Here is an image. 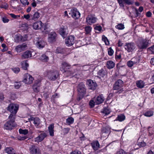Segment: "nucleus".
I'll return each instance as SVG.
<instances>
[{
	"instance_id": "1",
	"label": "nucleus",
	"mask_w": 154,
	"mask_h": 154,
	"mask_svg": "<svg viewBox=\"0 0 154 154\" xmlns=\"http://www.w3.org/2000/svg\"><path fill=\"white\" fill-rule=\"evenodd\" d=\"M9 121L7 122L4 125V128L6 130H11L15 126L14 124L15 118L14 115L10 114L9 116Z\"/></svg>"
},
{
	"instance_id": "2",
	"label": "nucleus",
	"mask_w": 154,
	"mask_h": 154,
	"mask_svg": "<svg viewBox=\"0 0 154 154\" xmlns=\"http://www.w3.org/2000/svg\"><path fill=\"white\" fill-rule=\"evenodd\" d=\"M124 85L123 81L121 79H119L115 83L113 88L114 90H116L115 93L120 94L123 91L122 87Z\"/></svg>"
},
{
	"instance_id": "3",
	"label": "nucleus",
	"mask_w": 154,
	"mask_h": 154,
	"mask_svg": "<svg viewBox=\"0 0 154 154\" xmlns=\"http://www.w3.org/2000/svg\"><path fill=\"white\" fill-rule=\"evenodd\" d=\"M44 75L50 80L54 81L58 77V74L57 71L52 70H47L45 72Z\"/></svg>"
},
{
	"instance_id": "4",
	"label": "nucleus",
	"mask_w": 154,
	"mask_h": 154,
	"mask_svg": "<svg viewBox=\"0 0 154 154\" xmlns=\"http://www.w3.org/2000/svg\"><path fill=\"white\" fill-rule=\"evenodd\" d=\"M149 41L146 39L141 40L137 43L138 48L141 50L146 49L149 45Z\"/></svg>"
},
{
	"instance_id": "5",
	"label": "nucleus",
	"mask_w": 154,
	"mask_h": 154,
	"mask_svg": "<svg viewBox=\"0 0 154 154\" xmlns=\"http://www.w3.org/2000/svg\"><path fill=\"white\" fill-rule=\"evenodd\" d=\"M19 106L14 103L10 104L7 107V110L11 112V114L14 115V118H15V114L17 113L18 109Z\"/></svg>"
},
{
	"instance_id": "6",
	"label": "nucleus",
	"mask_w": 154,
	"mask_h": 154,
	"mask_svg": "<svg viewBox=\"0 0 154 154\" xmlns=\"http://www.w3.org/2000/svg\"><path fill=\"white\" fill-rule=\"evenodd\" d=\"M124 47L125 49L128 53L132 52L136 48L135 45L133 42L125 43Z\"/></svg>"
},
{
	"instance_id": "7",
	"label": "nucleus",
	"mask_w": 154,
	"mask_h": 154,
	"mask_svg": "<svg viewBox=\"0 0 154 154\" xmlns=\"http://www.w3.org/2000/svg\"><path fill=\"white\" fill-rule=\"evenodd\" d=\"M39 133H41L38 136L34 139V141L35 142L38 143L39 142L42 141L47 136V135L45 132H44L41 131H38Z\"/></svg>"
},
{
	"instance_id": "8",
	"label": "nucleus",
	"mask_w": 154,
	"mask_h": 154,
	"mask_svg": "<svg viewBox=\"0 0 154 154\" xmlns=\"http://www.w3.org/2000/svg\"><path fill=\"white\" fill-rule=\"evenodd\" d=\"M69 14H70L72 17L76 19L80 17V14L76 8H72L70 10Z\"/></svg>"
},
{
	"instance_id": "9",
	"label": "nucleus",
	"mask_w": 154,
	"mask_h": 154,
	"mask_svg": "<svg viewBox=\"0 0 154 154\" xmlns=\"http://www.w3.org/2000/svg\"><path fill=\"white\" fill-rule=\"evenodd\" d=\"M35 45L39 49L43 48L45 44L43 40L41 38H36L35 39Z\"/></svg>"
},
{
	"instance_id": "10",
	"label": "nucleus",
	"mask_w": 154,
	"mask_h": 154,
	"mask_svg": "<svg viewBox=\"0 0 154 154\" xmlns=\"http://www.w3.org/2000/svg\"><path fill=\"white\" fill-rule=\"evenodd\" d=\"M97 20V18L95 17V15L92 14L88 15L86 18V22L89 25L95 23Z\"/></svg>"
},
{
	"instance_id": "11",
	"label": "nucleus",
	"mask_w": 154,
	"mask_h": 154,
	"mask_svg": "<svg viewBox=\"0 0 154 154\" xmlns=\"http://www.w3.org/2000/svg\"><path fill=\"white\" fill-rule=\"evenodd\" d=\"M27 49V44L26 43H23L16 46L15 48V50L17 53H20Z\"/></svg>"
},
{
	"instance_id": "12",
	"label": "nucleus",
	"mask_w": 154,
	"mask_h": 154,
	"mask_svg": "<svg viewBox=\"0 0 154 154\" xmlns=\"http://www.w3.org/2000/svg\"><path fill=\"white\" fill-rule=\"evenodd\" d=\"M59 33L64 38L66 37L68 34L67 27L66 26H62L59 30Z\"/></svg>"
},
{
	"instance_id": "13",
	"label": "nucleus",
	"mask_w": 154,
	"mask_h": 154,
	"mask_svg": "<svg viewBox=\"0 0 154 154\" xmlns=\"http://www.w3.org/2000/svg\"><path fill=\"white\" fill-rule=\"evenodd\" d=\"M75 42V37L72 35L69 36L65 39V43L68 46L73 45Z\"/></svg>"
},
{
	"instance_id": "14",
	"label": "nucleus",
	"mask_w": 154,
	"mask_h": 154,
	"mask_svg": "<svg viewBox=\"0 0 154 154\" xmlns=\"http://www.w3.org/2000/svg\"><path fill=\"white\" fill-rule=\"evenodd\" d=\"M29 150L31 154H41L39 149L37 146L32 145L29 148Z\"/></svg>"
},
{
	"instance_id": "15",
	"label": "nucleus",
	"mask_w": 154,
	"mask_h": 154,
	"mask_svg": "<svg viewBox=\"0 0 154 154\" xmlns=\"http://www.w3.org/2000/svg\"><path fill=\"white\" fill-rule=\"evenodd\" d=\"M119 5L121 7H124V3L127 5H130L133 4L132 0H117Z\"/></svg>"
},
{
	"instance_id": "16",
	"label": "nucleus",
	"mask_w": 154,
	"mask_h": 154,
	"mask_svg": "<svg viewBox=\"0 0 154 154\" xmlns=\"http://www.w3.org/2000/svg\"><path fill=\"white\" fill-rule=\"evenodd\" d=\"M77 90L79 92L84 94L86 92L85 84L82 82L80 83L78 85Z\"/></svg>"
},
{
	"instance_id": "17",
	"label": "nucleus",
	"mask_w": 154,
	"mask_h": 154,
	"mask_svg": "<svg viewBox=\"0 0 154 154\" xmlns=\"http://www.w3.org/2000/svg\"><path fill=\"white\" fill-rule=\"evenodd\" d=\"M88 86L89 88L92 90H94L96 88L97 84L91 79L87 80L86 83Z\"/></svg>"
},
{
	"instance_id": "18",
	"label": "nucleus",
	"mask_w": 154,
	"mask_h": 154,
	"mask_svg": "<svg viewBox=\"0 0 154 154\" xmlns=\"http://www.w3.org/2000/svg\"><path fill=\"white\" fill-rule=\"evenodd\" d=\"M41 81L39 80H37L34 84L32 88L33 91L36 92H38L39 91L38 88L40 86Z\"/></svg>"
},
{
	"instance_id": "19",
	"label": "nucleus",
	"mask_w": 154,
	"mask_h": 154,
	"mask_svg": "<svg viewBox=\"0 0 154 154\" xmlns=\"http://www.w3.org/2000/svg\"><path fill=\"white\" fill-rule=\"evenodd\" d=\"M57 36V34L55 32H52L48 35V41L51 42L55 41V39Z\"/></svg>"
},
{
	"instance_id": "20",
	"label": "nucleus",
	"mask_w": 154,
	"mask_h": 154,
	"mask_svg": "<svg viewBox=\"0 0 154 154\" xmlns=\"http://www.w3.org/2000/svg\"><path fill=\"white\" fill-rule=\"evenodd\" d=\"M110 133V130L108 127H104L102 128V135L105 137H108Z\"/></svg>"
},
{
	"instance_id": "21",
	"label": "nucleus",
	"mask_w": 154,
	"mask_h": 154,
	"mask_svg": "<svg viewBox=\"0 0 154 154\" xmlns=\"http://www.w3.org/2000/svg\"><path fill=\"white\" fill-rule=\"evenodd\" d=\"M105 98L102 94L100 95L97 96L95 100L96 105L100 104L103 102Z\"/></svg>"
},
{
	"instance_id": "22",
	"label": "nucleus",
	"mask_w": 154,
	"mask_h": 154,
	"mask_svg": "<svg viewBox=\"0 0 154 154\" xmlns=\"http://www.w3.org/2000/svg\"><path fill=\"white\" fill-rule=\"evenodd\" d=\"M91 145L93 149L95 151L100 148V144L97 140L93 141L91 143Z\"/></svg>"
},
{
	"instance_id": "23",
	"label": "nucleus",
	"mask_w": 154,
	"mask_h": 154,
	"mask_svg": "<svg viewBox=\"0 0 154 154\" xmlns=\"http://www.w3.org/2000/svg\"><path fill=\"white\" fill-rule=\"evenodd\" d=\"M42 23L40 21L36 22L33 25V28L35 29H41L42 27Z\"/></svg>"
},
{
	"instance_id": "24",
	"label": "nucleus",
	"mask_w": 154,
	"mask_h": 154,
	"mask_svg": "<svg viewBox=\"0 0 154 154\" xmlns=\"http://www.w3.org/2000/svg\"><path fill=\"white\" fill-rule=\"evenodd\" d=\"M32 56V53L31 51H27L24 52L21 56L22 59H24L31 57Z\"/></svg>"
},
{
	"instance_id": "25",
	"label": "nucleus",
	"mask_w": 154,
	"mask_h": 154,
	"mask_svg": "<svg viewBox=\"0 0 154 154\" xmlns=\"http://www.w3.org/2000/svg\"><path fill=\"white\" fill-rule=\"evenodd\" d=\"M70 65L69 64L66 62H63L62 63V67L60 68V70L61 71H63L64 72H66L67 68L69 69L68 67H69Z\"/></svg>"
},
{
	"instance_id": "26",
	"label": "nucleus",
	"mask_w": 154,
	"mask_h": 154,
	"mask_svg": "<svg viewBox=\"0 0 154 154\" xmlns=\"http://www.w3.org/2000/svg\"><path fill=\"white\" fill-rule=\"evenodd\" d=\"M54 124L50 125L48 127V130L50 136H54Z\"/></svg>"
},
{
	"instance_id": "27",
	"label": "nucleus",
	"mask_w": 154,
	"mask_h": 154,
	"mask_svg": "<svg viewBox=\"0 0 154 154\" xmlns=\"http://www.w3.org/2000/svg\"><path fill=\"white\" fill-rule=\"evenodd\" d=\"M115 66V63L112 60H109L106 62V67L108 69L113 68Z\"/></svg>"
},
{
	"instance_id": "28",
	"label": "nucleus",
	"mask_w": 154,
	"mask_h": 154,
	"mask_svg": "<svg viewBox=\"0 0 154 154\" xmlns=\"http://www.w3.org/2000/svg\"><path fill=\"white\" fill-rule=\"evenodd\" d=\"M39 59L43 62H46L48 61L49 58L45 54H43L40 57Z\"/></svg>"
},
{
	"instance_id": "29",
	"label": "nucleus",
	"mask_w": 154,
	"mask_h": 154,
	"mask_svg": "<svg viewBox=\"0 0 154 154\" xmlns=\"http://www.w3.org/2000/svg\"><path fill=\"white\" fill-rule=\"evenodd\" d=\"M106 75V72L103 69L100 70L97 72V76L100 78L101 77H103Z\"/></svg>"
},
{
	"instance_id": "30",
	"label": "nucleus",
	"mask_w": 154,
	"mask_h": 154,
	"mask_svg": "<svg viewBox=\"0 0 154 154\" xmlns=\"http://www.w3.org/2000/svg\"><path fill=\"white\" fill-rule=\"evenodd\" d=\"M5 152L8 154H15V150L12 148L8 147L5 149Z\"/></svg>"
},
{
	"instance_id": "31",
	"label": "nucleus",
	"mask_w": 154,
	"mask_h": 154,
	"mask_svg": "<svg viewBox=\"0 0 154 154\" xmlns=\"http://www.w3.org/2000/svg\"><path fill=\"white\" fill-rule=\"evenodd\" d=\"M40 15V13L38 12H35L33 15L32 19L34 20H37L38 19Z\"/></svg>"
},
{
	"instance_id": "32",
	"label": "nucleus",
	"mask_w": 154,
	"mask_h": 154,
	"mask_svg": "<svg viewBox=\"0 0 154 154\" xmlns=\"http://www.w3.org/2000/svg\"><path fill=\"white\" fill-rule=\"evenodd\" d=\"M136 85L137 87L140 88H143L144 86V83L142 80L137 81Z\"/></svg>"
},
{
	"instance_id": "33",
	"label": "nucleus",
	"mask_w": 154,
	"mask_h": 154,
	"mask_svg": "<svg viewBox=\"0 0 154 154\" xmlns=\"http://www.w3.org/2000/svg\"><path fill=\"white\" fill-rule=\"evenodd\" d=\"M144 115L146 116L150 117L153 115V112L151 110H148L146 112Z\"/></svg>"
},
{
	"instance_id": "34",
	"label": "nucleus",
	"mask_w": 154,
	"mask_h": 154,
	"mask_svg": "<svg viewBox=\"0 0 154 154\" xmlns=\"http://www.w3.org/2000/svg\"><path fill=\"white\" fill-rule=\"evenodd\" d=\"M74 122V119L72 117H69L66 119V123L69 125L72 124Z\"/></svg>"
},
{
	"instance_id": "35",
	"label": "nucleus",
	"mask_w": 154,
	"mask_h": 154,
	"mask_svg": "<svg viewBox=\"0 0 154 154\" xmlns=\"http://www.w3.org/2000/svg\"><path fill=\"white\" fill-rule=\"evenodd\" d=\"M33 123L36 126H38L40 123V119L38 117H35Z\"/></svg>"
},
{
	"instance_id": "36",
	"label": "nucleus",
	"mask_w": 154,
	"mask_h": 154,
	"mask_svg": "<svg viewBox=\"0 0 154 154\" xmlns=\"http://www.w3.org/2000/svg\"><path fill=\"white\" fill-rule=\"evenodd\" d=\"M27 77H28V84H30L32 83L34 80V79L32 77L28 74H26Z\"/></svg>"
},
{
	"instance_id": "37",
	"label": "nucleus",
	"mask_w": 154,
	"mask_h": 154,
	"mask_svg": "<svg viewBox=\"0 0 154 154\" xmlns=\"http://www.w3.org/2000/svg\"><path fill=\"white\" fill-rule=\"evenodd\" d=\"M116 28L119 30H122L125 28V27L123 24L120 23L116 25Z\"/></svg>"
},
{
	"instance_id": "38",
	"label": "nucleus",
	"mask_w": 154,
	"mask_h": 154,
	"mask_svg": "<svg viewBox=\"0 0 154 154\" xmlns=\"http://www.w3.org/2000/svg\"><path fill=\"white\" fill-rule=\"evenodd\" d=\"M102 112L105 115H108L110 113V110L108 108H104Z\"/></svg>"
},
{
	"instance_id": "39",
	"label": "nucleus",
	"mask_w": 154,
	"mask_h": 154,
	"mask_svg": "<svg viewBox=\"0 0 154 154\" xmlns=\"http://www.w3.org/2000/svg\"><path fill=\"white\" fill-rule=\"evenodd\" d=\"M22 68L23 69L27 70V67L29 66V64L26 62H23L22 63Z\"/></svg>"
},
{
	"instance_id": "40",
	"label": "nucleus",
	"mask_w": 154,
	"mask_h": 154,
	"mask_svg": "<svg viewBox=\"0 0 154 154\" xmlns=\"http://www.w3.org/2000/svg\"><path fill=\"white\" fill-rule=\"evenodd\" d=\"M19 131L20 134L24 135H26L28 133V131L27 129L23 130L21 129H20Z\"/></svg>"
},
{
	"instance_id": "41",
	"label": "nucleus",
	"mask_w": 154,
	"mask_h": 154,
	"mask_svg": "<svg viewBox=\"0 0 154 154\" xmlns=\"http://www.w3.org/2000/svg\"><path fill=\"white\" fill-rule=\"evenodd\" d=\"M117 119L118 120L122 122L125 119V116L123 115H121L118 116Z\"/></svg>"
},
{
	"instance_id": "42",
	"label": "nucleus",
	"mask_w": 154,
	"mask_h": 154,
	"mask_svg": "<svg viewBox=\"0 0 154 154\" xmlns=\"http://www.w3.org/2000/svg\"><path fill=\"white\" fill-rule=\"evenodd\" d=\"M102 40L104 41L106 45H108L109 44V41L107 38L105 36L103 35L102 36Z\"/></svg>"
},
{
	"instance_id": "43",
	"label": "nucleus",
	"mask_w": 154,
	"mask_h": 154,
	"mask_svg": "<svg viewBox=\"0 0 154 154\" xmlns=\"http://www.w3.org/2000/svg\"><path fill=\"white\" fill-rule=\"evenodd\" d=\"M134 64H136L139 62V59L137 57H134L131 59Z\"/></svg>"
},
{
	"instance_id": "44",
	"label": "nucleus",
	"mask_w": 154,
	"mask_h": 154,
	"mask_svg": "<svg viewBox=\"0 0 154 154\" xmlns=\"http://www.w3.org/2000/svg\"><path fill=\"white\" fill-rule=\"evenodd\" d=\"M56 52L57 53L62 54L64 52V49L62 48L58 47L56 49Z\"/></svg>"
},
{
	"instance_id": "45",
	"label": "nucleus",
	"mask_w": 154,
	"mask_h": 154,
	"mask_svg": "<svg viewBox=\"0 0 154 154\" xmlns=\"http://www.w3.org/2000/svg\"><path fill=\"white\" fill-rule=\"evenodd\" d=\"M21 86V83L20 82H16L14 84V86L15 88L18 89Z\"/></svg>"
},
{
	"instance_id": "46",
	"label": "nucleus",
	"mask_w": 154,
	"mask_h": 154,
	"mask_svg": "<svg viewBox=\"0 0 154 154\" xmlns=\"http://www.w3.org/2000/svg\"><path fill=\"white\" fill-rule=\"evenodd\" d=\"M91 28L90 26H87L85 28V30L87 34H88L91 31Z\"/></svg>"
},
{
	"instance_id": "47",
	"label": "nucleus",
	"mask_w": 154,
	"mask_h": 154,
	"mask_svg": "<svg viewBox=\"0 0 154 154\" xmlns=\"http://www.w3.org/2000/svg\"><path fill=\"white\" fill-rule=\"evenodd\" d=\"M89 104L91 107L93 108L96 104V100H95V101H94V100H91L90 101Z\"/></svg>"
},
{
	"instance_id": "48",
	"label": "nucleus",
	"mask_w": 154,
	"mask_h": 154,
	"mask_svg": "<svg viewBox=\"0 0 154 154\" xmlns=\"http://www.w3.org/2000/svg\"><path fill=\"white\" fill-rule=\"evenodd\" d=\"M108 54L109 56H111L113 55L114 51L110 47L108 49Z\"/></svg>"
},
{
	"instance_id": "49",
	"label": "nucleus",
	"mask_w": 154,
	"mask_h": 154,
	"mask_svg": "<svg viewBox=\"0 0 154 154\" xmlns=\"http://www.w3.org/2000/svg\"><path fill=\"white\" fill-rule=\"evenodd\" d=\"M147 50L148 51H150L151 54H154V45L149 48Z\"/></svg>"
},
{
	"instance_id": "50",
	"label": "nucleus",
	"mask_w": 154,
	"mask_h": 154,
	"mask_svg": "<svg viewBox=\"0 0 154 154\" xmlns=\"http://www.w3.org/2000/svg\"><path fill=\"white\" fill-rule=\"evenodd\" d=\"M21 3L23 5H28L29 3L27 2V0H20Z\"/></svg>"
},
{
	"instance_id": "51",
	"label": "nucleus",
	"mask_w": 154,
	"mask_h": 154,
	"mask_svg": "<svg viewBox=\"0 0 154 154\" xmlns=\"http://www.w3.org/2000/svg\"><path fill=\"white\" fill-rule=\"evenodd\" d=\"M134 64L133 63L131 60L127 62V65L129 67H132Z\"/></svg>"
},
{
	"instance_id": "52",
	"label": "nucleus",
	"mask_w": 154,
	"mask_h": 154,
	"mask_svg": "<svg viewBox=\"0 0 154 154\" xmlns=\"http://www.w3.org/2000/svg\"><path fill=\"white\" fill-rule=\"evenodd\" d=\"M13 72L15 73H18L20 71V69L18 67H15L12 69Z\"/></svg>"
},
{
	"instance_id": "53",
	"label": "nucleus",
	"mask_w": 154,
	"mask_h": 154,
	"mask_svg": "<svg viewBox=\"0 0 154 154\" xmlns=\"http://www.w3.org/2000/svg\"><path fill=\"white\" fill-rule=\"evenodd\" d=\"M28 77H26V74L24 75V79L23 82L26 84H28Z\"/></svg>"
},
{
	"instance_id": "54",
	"label": "nucleus",
	"mask_w": 154,
	"mask_h": 154,
	"mask_svg": "<svg viewBox=\"0 0 154 154\" xmlns=\"http://www.w3.org/2000/svg\"><path fill=\"white\" fill-rule=\"evenodd\" d=\"M116 154H126V153L123 149H121L117 152Z\"/></svg>"
},
{
	"instance_id": "55",
	"label": "nucleus",
	"mask_w": 154,
	"mask_h": 154,
	"mask_svg": "<svg viewBox=\"0 0 154 154\" xmlns=\"http://www.w3.org/2000/svg\"><path fill=\"white\" fill-rule=\"evenodd\" d=\"M70 154H82V153L79 151L76 150L75 151L72 152Z\"/></svg>"
},
{
	"instance_id": "56",
	"label": "nucleus",
	"mask_w": 154,
	"mask_h": 154,
	"mask_svg": "<svg viewBox=\"0 0 154 154\" xmlns=\"http://www.w3.org/2000/svg\"><path fill=\"white\" fill-rule=\"evenodd\" d=\"M8 7V5L7 4H4L2 5H1V8H4L5 9H7Z\"/></svg>"
},
{
	"instance_id": "57",
	"label": "nucleus",
	"mask_w": 154,
	"mask_h": 154,
	"mask_svg": "<svg viewBox=\"0 0 154 154\" xmlns=\"http://www.w3.org/2000/svg\"><path fill=\"white\" fill-rule=\"evenodd\" d=\"M27 138L28 137L26 136H23V137L20 136V137H18V139L19 140H25L26 139H27Z\"/></svg>"
},
{
	"instance_id": "58",
	"label": "nucleus",
	"mask_w": 154,
	"mask_h": 154,
	"mask_svg": "<svg viewBox=\"0 0 154 154\" xmlns=\"http://www.w3.org/2000/svg\"><path fill=\"white\" fill-rule=\"evenodd\" d=\"M70 129L69 128H64L63 129V133L65 134H67L69 131Z\"/></svg>"
},
{
	"instance_id": "59",
	"label": "nucleus",
	"mask_w": 154,
	"mask_h": 154,
	"mask_svg": "<svg viewBox=\"0 0 154 154\" xmlns=\"http://www.w3.org/2000/svg\"><path fill=\"white\" fill-rule=\"evenodd\" d=\"M121 56L120 54H119L118 55L116 54L115 55V58L116 60H120L121 59Z\"/></svg>"
},
{
	"instance_id": "60",
	"label": "nucleus",
	"mask_w": 154,
	"mask_h": 154,
	"mask_svg": "<svg viewBox=\"0 0 154 154\" xmlns=\"http://www.w3.org/2000/svg\"><path fill=\"white\" fill-rule=\"evenodd\" d=\"M94 29L98 31H100L102 29V27L100 26H96L94 28Z\"/></svg>"
},
{
	"instance_id": "61",
	"label": "nucleus",
	"mask_w": 154,
	"mask_h": 154,
	"mask_svg": "<svg viewBox=\"0 0 154 154\" xmlns=\"http://www.w3.org/2000/svg\"><path fill=\"white\" fill-rule=\"evenodd\" d=\"M141 147H143L146 146V144L144 142H141L138 144Z\"/></svg>"
},
{
	"instance_id": "62",
	"label": "nucleus",
	"mask_w": 154,
	"mask_h": 154,
	"mask_svg": "<svg viewBox=\"0 0 154 154\" xmlns=\"http://www.w3.org/2000/svg\"><path fill=\"white\" fill-rule=\"evenodd\" d=\"M9 20L6 17H4L2 18V21L4 23H8L9 21Z\"/></svg>"
},
{
	"instance_id": "63",
	"label": "nucleus",
	"mask_w": 154,
	"mask_h": 154,
	"mask_svg": "<svg viewBox=\"0 0 154 154\" xmlns=\"http://www.w3.org/2000/svg\"><path fill=\"white\" fill-rule=\"evenodd\" d=\"M10 15L14 19H16L17 17H20V16L19 15H16L15 14H10Z\"/></svg>"
},
{
	"instance_id": "64",
	"label": "nucleus",
	"mask_w": 154,
	"mask_h": 154,
	"mask_svg": "<svg viewBox=\"0 0 154 154\" xmlns=\"http://www.w3.org/2000/svg\"><path fill=\"white\" fill-rule=\"evenodd\" d=\"M23 17L24 18L26 19V20H28L30 17V16L29 14H28L27 15L24 14L23 15Z\"/></svg>"
}]
</instances>
